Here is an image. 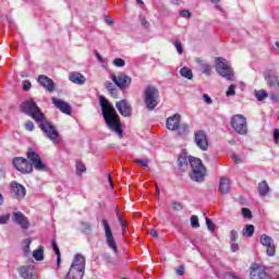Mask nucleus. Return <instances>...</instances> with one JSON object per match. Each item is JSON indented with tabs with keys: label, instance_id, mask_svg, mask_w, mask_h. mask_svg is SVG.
<instances>
[{
	"label": "nucleus",
	"instance_id": "bf43d9fd",
	"mask_svg": "<svg viewBox=\"0 0 279 279\" xmlns=\"http://www.w3.org/2000/svg\"><path fill=\"white\" fill-rule=\"evenodd\" d=\"M231 252H239V243L231 242Z\"/></svg>",
	"mask_w": 279,
	"mask_h": 279
},
{
	"label": "nucleus",
	"instance_id": "72a5a7b5",
	"mask_svg": "<svg viewBox=\"0 0 279 279\" xmlns=\"http://www.w3.org/2000/svg\"><path fill=\"white\" fill-rule=\"evenodd\" d=\"M81 226L83 228L82 229L83 234H90V231L93 230V227L89 225V222L82 221Z\"/></svg>",
	"mask_w": 279,
	"mask_h": 279
},
{
	"label": "nucleus",
	"instance_id": "a211bd4d",
	"mask_svg": "<svg viewBox=\"0 0 279 279\" xmlns=\"http://www.w3.org/2000/svg\"><path fill=\"white\" fill-rule=\"evenodd\" d=\"M116 108L122 117H132V105H130L128 99H122L118 101L116 104Z\"/></svg>",
	"mask_w": 279,
	"mask_h": 279
},
{
	"label": "nucleus",
	"instance_id": "4c0bfd02",
	"mask_svg": "<svg viewBox=\"0 0 279 279\" xmlns=\"http://www.w3.org/2000/svg\"><path fill=\"white\" fill-rule=\"evenodd\" d=\"M235 89H236V85H230L227 90V94H226L227 97H232V96L236 95Z\"/></svg>",
	"mask_w": 279,
	"mask_h": 279
},
{
	"label": "nucleus",
	"instance_id": "0eeeda50",
	"mask_svg": "<svg viewBox=\"0 0 279 279\" xmlns=\"http://www.w3.org/2000/svg\"><path fill=\"white\" fill-rule=\"evenodd\" d=\"M158 97H160L158 88H156L155 86L146 87L144 92V101L148 110H154L156 106H158Z\"/></svg>",
	"mask_w": 279,
	"mask_h": 279
},
{
	"label": "nucleus",
	"instance_id": "c03bdc74",
	"mask_svg": "<svg viewBox=\"0 0 279 279\" xmlns=\"http://www.w3.org/2000/svg\"><path fill=\"white\" fill-rule=\"evenodd\" d=\"M113 64H114V66L121 68V66H123V65L125 64V60H123V59H121V58H116V59L113 60Z\"/></svg>",
	"mask_w": 279,
	"mask_h": 279
},
{
	"label": "nucleus",
	"instance_id": "603ef678",
	"mask_svg": "<svg viewBox=\"0 0 279 279\" xmlns=\"http://www.w3.org/2000/svg\"><path fill=\"white\" fill-rule=\"evenodd\" d=\"M269 98L271 99V101H274V104L279 102V94H270Z\"/></svg>",
	"mask_w": 279,
	"mask_h": 279
},
{
	"label": "nucleus",
	"instance_id": "2eb2a0df",
	"mask_svg": "<svg viewBox=\"0 0 279 279\" xmlns=\"http://www.w3.org/2000/svg\"><path fill=\"white\" fill-rule=\"evenodd\" d=\"M251 279H269L265 266L253 264L251 266Z\"/></svg>",
	"mask_w": 279,
	"mask_h": 279
},
{
	"label": "nucleus",
	"instance_id": "c85d7f7f",
	"mask_svg": "<svg viewBox=\"0 0 279 279\" xmlns=\"http://www.w3.org/2000/svg\"><path fill=\"white\" fill-rule=\"evenodd\" d=\"M178 130V136L184 137L189 135L190 126L189 124H179Z\"/></svg>",
	"mask_w": 279,
	"mask_h": 279
},
{
	"label": "nucleus",
	"instance_id": "c9c22d12",
	"mask_svg": "<svg viewBox=\"0 0 279 279\" xmlns=\"http://www.w3.org/2000/svg\"><path fill=\"white\" fill-rule=\"evenodd\" d=\"M174 47H175V49H177V51L180 56H182V53H184V48H182V41L181 40H175L174 41Z\"/></svg>",
	"mask_w": 279,
	"mask_h": 279
},
{
	"label": "nucleus",
	"instance_id": "8fccbe9b",
	"mask_svg": "<svg viewBox=\"0 0 279 279\" xmlns=\"http://www.w3.org/2000/svg\"><path fill=\"white\" fill-rule=\"evenodd\" d=\"M180 16H182V19H189V17H191V13L189 10H182L180 12Z\"/></svg>",
	"mask_w": 279,
	"mask_h": 279
},
{
	"label": "nucleus",
	"instance_id": "9d476101",
	"mask_svg": "<svg viewBox=\"0 0 279 279\" xmlns=\"http://www.w3.org/2000/svg\"><path fill=\"white\" fill-rule=\"evenodd\" d=\"M26 156L28 160H31L32 167H34L37 171H47V166L40 159V155L34 150V148H28Z\"/></svg>",
	"mask_w": 279,
	"mask_h": 279
},
{
	"label": "nucleus",
	"instance_id": "de8ad7c7",
	"mask_svg": "<svg viewBox=\"0 0 279 279\" xmlns=\"http://www.w3.org/2000/svg\"><path fill=\"white\" fill-rule=\"evenodd\" d=\"M24 252H29V245H32V240L25 239L24 240Z\"/></svg>",
	"mask_w": 279,
	"mask_h": 279
},
{
	"label": "nucleus",
	"instance_id": "20e7f679",
	"mask_svg": "<svg viewBox=\"0 0 279 279\" xmlns=\"http://www.w3.org/2000/svg\"><path fill=\"white\" fill-rule=\"evenodd\" d=\"M21 112L32 117L34 121H43L45 119V113L40 110V107L34 101V99L29 98L21 104L20 106Z\"/></svg>",
	"mask_w": 279,
	"mask_h": 279
},
{
	"label": "nucleus",
	"instance_id": "f8f14e48",
	"mask_svg": "<svg viewBox=\"0 0 279 279\" xmlns=\"http://www.w3.org/2000/svg\"><path fill=\"white\" fill-rule=\"evenodd\" d=\"M111 80L118 86V88H128L130 84H132V77L128 76V74L120 73L118 75L111 74Z\"/></svg>",
	"mask_w": 279,
	"mask_h": 279
},
{
	"label": "nucleus",
	"instance_id": "423d86ee",
	"mask_svg": "<svg viewBox=\"0 0 279 279\" xmlns=\"http://www.w3.org/2000/svg\"><path fill=\"white\" fill-rule=\"evenodd\" d=\"M36 123H39V128L47 138L52 141V143H58V140L60 138V133H58L56 126H53V124L49 122V120H47V117L44 116V119L37 121Z\"/></svg>",
	"mask_w": 279,
	"mask_h": 279
},
{
	"label": "nucleus",
	"instance_id": "7ed1b4c3",
	"mask_svg": "<svg viewBox=\"0 0 279 279\" xmlns=\"http://www.w3.org/2000/svg\"><path fill=\"white\" fill-rule=\"evenodd\" d=\"M86 269V258L82 254L75 255L65 279H82Z\"/></svg>",
	"mask_w": 279,
	"mask_h": 279
},
{
	"label": "nucleus",
	"instance_id": "6e6d98bb",
	"mask_svg": "<svg viewBox=\"0 0 279 279\" xmlns=\"http://www.w3.org/2000/svg\"><path fill=\"white\" fill-rule=\"evenodd\" d=\"M29 88H32V82L24 81V83H23V90H29Z\"/></svg>",
	"mask_w": 279,
	"mask_h": 279
},
{
	"label": "nucleus",
	"instance_id": "e433bc0d",
	"mask_svg": "<svg viewBox=\"0 0 279 279\" xmlns=\"http://www.w3.org/2000/svg\"><path fill=\"white\" fill-rule=\"evenodd\" d=\"M191 226L192 228H199V218L197 216L191 217Z\"/></svg>",
	"mask_w": 279,
	"mask_h": 279
},
{
	"label": "nucleus",
	"instance_id": "864d4df0",
	"mask_svg": "<svg viewBox=\"0 0 279 279\" xmlns=\"http://www.w3.org/2000/svg\"><path fill=\"white\" fill-rule=\"evenodd\" d=\"M172 208L173 210H182V204L181 203H178V202H173L172 203Z\"/></svg>",
	"mask_w": 279,
	"mask_h": 279
},
{
	"label": "nucleus",
	"instance_id": "dca6fc26",
	"mask_svg": "<svg viewBox=\"0 0 279 279\" xmlns=\"http://www.w3.org/2000/svg\"><path fill=\"white\" fill-rule=\"evenodd\" d=\"M12 221L22 228V230L29 229V219L21 211H14L12 214Z\"/></svg>",
	"mask_w": 279,
	"mask_h": 279
},
{
	"label": "nucleus",
	"instance_id": "58836bf2",
	"mask_svg": "<svg viewBox=\"0 0 279 279\" xmlns=\"http://www.w3.org/2000/svg\"><path fill=\"white\" fill-rule=\"evenodd\" d=\"M117 217H118V221L122 228V234H125V221L121 217V214H117Z\"/></svg>",
	"mask_w": 279,
	"mask_h": 279
},
{
	"label": "nucleus",
	"instance_id": "49530a36",
	"mask_svg": "<svg viewBox=\"0 0 279 279\" xmlns=\"http://www.w3.org/2000/svg\"><path fill=\"white\" fill-rule=\"evenodd\" d=\"M242 215L243 217H245L246 219H252V210L247 209V208H242Z\"/></svg>",
	"mask_w": 279,
	"mask_h": 279
},
{
	"label": "nucleus",
	"instance_id": "cd10ccee",
	"mask_svg": "<svg viewBox=\"0 0 279 279\" xmlns=\"http://www.w3.org/2000/svg\"><path fill=\"white\" fill-rule=\"evenodd\" d=\"M196 62L203 69V73L205 75H210V65L208 63H206V61L198 58V59H196Z\"/></svg>",
	"mask_w": 279,
	"mask_h": 279
},
{
	"label": "nucleus",
	"instance_id": "338daca9",
	"mask_svg": "<svg viewBox=\"0 0 279 279\" xmlns=\"http://www.w3.org/2000/svg\"><path fill=\"white\" fill-rule=\"evenodd\" d=\"M108 180H109L111 189H114V184L112 183V177L108 175Z\"/></svg>",
	"mask_w": 279,
	"mask_h": 279
},
{
	"label": "nucleus",
	"instance_id": "9b49d317",
	"mask_svg": "<svg viewBox=\"0 0 279 279\" xmlns=\"http://www.w3.org/2000/svg\"><path fill=\"white\" fill-rule=\"evenodd\" d=\"M13 166L20 173H32V171H34L32 162L23 157H15L13 159Z\"/></svg>",
	"mask_w": 279,
	"mask_h": 279
},
{
	"label": "nucleus",
	"instance_id": "39448f33",
	"mask_svg": "<svg viewBox=\"0 0 279 279\" xmlns=\"http://www.w3.org/2000/svg\"><path fill=\"white\" fill-rule=\"evenodd\" d=\"M216 71L228 82H234V71L231 70L230 64H228V60L225 58H216Z\"/></svg>",
	"mask_w": 279,
	"mask_h": 279
},
{
	"label": "nucleus",
	"instance_id": "ea45409f",
	"mask_svg": "<svg viewBox=\"0 0 279 279\" xmlns=\"http://www.w3.org/2000/svg\"><path fill=\"white\" fill-rule=\"evenodd\" d=\"M10 221V214L0 216V225L5 226Z\"/></svg>",
	"mask_w": 279,
	"mask_h": 279
},
{
	"label": "nucleus",
	"instance_id": "3c124183",
	"mask_svg": "<svg viewBox=\"0 0 279 279\" xmlns=\"http://www.w3.org/2000/svg\"><path fill=\"white\" fill-rule=\"evenodd\" d=\"M105 87L107 88L108 92L113 90L114 88H117V86L114 84H112L111 82H106Z\"/></svg>",
	"mask_w": 279,
	"mask_h": 279
},
{
	"label": "nucleus",
	"instance_id": "473e14b6",
	"mask_svg": "<svg viewBox=\"0 0 279 279\" xmlns=\"http://www.w3.org/2000/svg\"><path fill=\"white\" fill-rule=\"evenodd\" d=\"M255 97L258 101H263L264 99H267L269 97V94L267 90L260 89L255 92Z\"/></svg>",
	"mask_w": 279,
	"mask_h": 279
},
{
	"label": "nucleus",
	"instance_id": "7c9ffc66",
	"mask_svg": "<svg viewBox=\"0 0 279 279\" xmlns=\"http://www.w3.org/2000/svg\"><path fill=\"white\" fill-rule=\"evenodd\" d=\"M180 75L185 77V80H193V71L186 66L180 70Z\"/></svg>",
	"mask_w": 279,
	"mask_h": 279
},
{
	"label": "nucleus",
	"instance_id": "ddd939ff",
	"mask_svg": "<svg viewBox=\"0 0 279 279\" xmlns=\"http://www.w3.org/2000/svg\"><path fill=\"white\" fill-rule=\"evenodd\" d=\"M259 243L267 247L266 253L267 256H274L276 254V243H274V239L267 234H262L259 239Z\"/></svg>",
	"mask_w": 279,
	"mask_h": 279
},
{
	"label": "nucleus",
	"instance_id": "4be33fe9",
	"mask_svg": "<svg viewBox=\"0 0 279 279\" xmlns=\"http://www.w3.org/2000/svg\"><path fill=\"white\" fill-rule=\"evenodd\" d=\"M52 104L58 108V110L63 112V114H71L72 112L71 105H69L68 102L61 99H58L56 97H52Z\"/></svg>",
	"mask_w": 279,
	"mask_h": 279
},
{
	"label": "nucleus",
	"instance_id": "aec40b11",
	"mask_svg": "<svg viewBox=\"0 0 279 279\" xmlns=\"http://www.w3.org/2000/svg\"><path fill=\"white\" fill-rule=\"evenodd\" d=\"M38 82L40 86H43L44 88H46V90H48V93H53V90H56V83L53 82V80L49 78L47 75H39Z\"/></svg>",
	"mask_w": 279,
	"mask_h": 279
},
{
	"label": "nucleus",
	"instance_id": "6e6552de",
	"mask_svg": "<svg viewBox=\"0 0 279 279\" xmlns=\"http://www.w3.org/2000/svg\"><path fill=\"white\" fill-rule=\"evenodd\" d=\"M231 128L236 134L245 136L247 134V120L243 114H235L231 118Z\"/></svg>",
	"mask_w": 279,
	"mask_h": 279
},
{
	"label": "nucleus",
	"instance_id": "052dcab7",
	"mask_svg": "<svg viewBox=\"0 0 279 279\" xmlns=\"http://www.w3.org/2000/svg\"><path fill=\"white\" fill-rule=\"evenodd\" d=\"M110 95L113 96L114 98L119 97V90L116 88L109 90Z\"/></svg>",
	"mask_w": 279,
	"mask_h": 279
},
{
	"label": "nucleus",
	"instance_id": "680f3d73",
	"mask_svg": "<svg viewBox=\"0 0 279 279\" xmlns=\"http://www.w3.org/2000/svg\"><path fill=\"white\" fill-rule=\"evenodd\" d=\"M177 274L178 276H184V266H179V268L177 269Z\"/></svg>",
	"mask_w": 279,
	"mask_h": 279
},
{
	"label": "nucleus",
	"instance_id": "4d7b16f0",
	"mask_svg": "<svg viewBox=\"0 0 279 279\" xmlns=\"http://www.w3.org/2000/svg\"><path fill=\"white\" fill-rule=\"evenodd\" d=\"M203 99H204L205 104H208V105L213 104V98H210V96H208V94H204Z\"/></svg>",
	"mask_w": 279,
	"mask_h": 279
},
{
	"label": "nucleus",
	"instance_id": "e2e57ef3",
	"mask_svg": "<svg viewBox=\"0 0 279 279\" xmlns=\"http://www.w3.org/2000/svg\"><path fill=\"white\" fill-rule=\"evenodd\" d=\"M141 23L144 27H149V22H147V20L145 17L141 19Z\"/></svg>",
	"mask_w": 279,
	"mask_h": 279
},
{
	"label": "nucleus",
	"instance_id": "37998d69",
	"mask_svg": "<svg viewBox=\"0 0 279 279\" xmlns=\"http://www.w3.org/2000/svg\"><path fill=\"white\" fill-rule=\"evenodd\" d=\"M35 128L36 126L34 125V122H32V120H28L25 123V130H27L28 132H34Z\"/></svg>",
	"mask_w": 279,
	"mask_h": 279
},
{
	"label": "nucleus",
	"instance_id": "b1692460",
	"mask_svg": "<svg viewBox=\"0 0 279 279\" xmlns=\"http://www.w3.org/2000/svg\"><path fill=\"white\" fill-rule=\"evenodd\" d=\"M264 77L267 82L268 86H276L278 84V74L274 71H268L267 73L264 74Z\"/></svg>",
	"mask_w": 279,
	"mask_h": 279
},
{
	"label": "nucleus",
	"instance_id": "4468645a",
	"mask_svg": "<svg viewBox=\"0 0 279 279\" xmlns=\"http://www.w3.org/2000/svg\"><path fill=\"white\" fill-rule=\"evenodd\" d=\"M194 143L202 149V151L208 150V135L204 131H197L194 135Z\"/></svg>",
	"mask_w": 279,
	"mask_h": 279
},
{
	"label": "nucleus",
	"instance_id": "f704fd0d",
	"mask_svg": "<svg viewBox=\"0 0 279 279\" xmlns=\"http://www.w3.org/2000/svg\"><path fill=\"white\" fill-rule=\"evenodd\" d=\"M86 171V165L82 162L81 160L76 161V173H85Z\"/></svg>",
	"mask_w": 279,
	"mask_h": 279
},
{
	"label": "nucleus",
	"instance_id": "412c9836",
	"mask_svg": "<svg viewBox=\"0 0 279 279\" xmlns=\"http://www.w3.org/2000/svg\"><path fill=\"white\" fill-rule=\"evenodd\" d=\"M19 271L20 276L24 279H38V275L34 272V266H22Z\"/></svg>",
	"mask_w": 279,
	"mask_h": 279
},
{
	"label": "nucleus",
	"instance_id": "1a4fd4ad",
	"mask_svg": "<svg viewBox=\"0 0 279 279\" xmlns=\"http://www.w3.org/2000/svg\"><path fill=\"white\" fill-rule=\"evenodd\" d=\"M102 228L105 230V236L107 241L108 247L117 254L119 252V248L117 247V241H114V235L112 234V228L110 227V223L106 220H101Z\"/></svg>",
	"mask_w": 279,
	"mask_h": 279
},
{
	"label": "nucleus",
	"instance_id": "774afa93",
	"mask_svg": "<svg viewBox=\"0 0 279 279\" xmlns=\"http://www.w3.org/2000/svg\"><path fill=\"white\" fill-rule=\"evenodd\" d=\"M3 202H4L3 194H1L0 192V206H3Z\"/></svg>",
	"mask_w": 279,
	"mask_h": 279
},
{
	"label": "nucleus",
	"instance_id": "09e8293b",
	"mask_svg": "<svg viewBox=\"0 0 279 279\" xmlns=\"http://www.w3.org/2000/svg\"><path fill=\"white\" fill-rule=\"evenodd\" d=\"M232 160H233V162H235V165H241V162H243L241 157L239 155H235V154L232 155Z\"/></svg>",
	"mask_w": 279,
	"mask_h": 279
},
{
	"label": "nucleus",
	"instance_id": "5fc2aeb1",
	"mask_svg": "<svg viewBox=\"0 0 279 279\" xmlns=\"http://www.w3.org/2000/svg\"><path fill=\"white\" fill-rule=\"evenodd\" d=\"M274 141H275L276 145H278V143H279V130L278 129H275V131H274Z\"/></svg>",
	"mask_w": 279,
	"mask_h": 279
},
{
	"label": "nucleus",
	"instance_id": "13d9d810",
	"mask_svg": "<svg viewBox=\"0 0 279 279\" xmlns=\"http://www.w3.org/2000/svg\"><path fill=\"white\" fill-rule=\"evenodd\" d=\"M94 54L96 56L98 62H100L101 64H104V58L101 57V54L99 53V51L94 50Z\"/></svg>",
	"mask_w": 279,
	"mask_h": 279
},
{
	"label": "nucleus",
	"instance_id": "f257e3e1",
	"mask_svg": "<svg viewBox=\"0 0 279 279\" xmlns=\"http://www.w3.org/2000/svg\"><path fill=\"white\" fill-rule=\"evenodd\" d=\"M99 101L102 117L107 128H109L111 132L117 133L120 138H123V129H121V118L119 117V113H117V109H114V106H112V104H110V101H108L104 96L99 97Z\"/></svg>",
	"mask_w": 279,
	"mask_h": 279
},
{
	"label": "nucleus",
	"instance_id": "79ce46f5",
	"mask_svg": "<svg viewBox=\"0 0 279 279\" xmlns=\"http://www.w3.org/2000/svg\"><path fill=\"white\" fill-rule=\"evenodd\" d=\"M239 239V232H236V230H231L230 231V241L232 242H236V240Z\"/></svg>",
	"mask_w": 279,
	"mask_h": 279
},
{
	"label": "nucleus",
	"instance_id": "a19ab883",
	"mask_svg": "<svg viewBox=\"0 0 279 279\" xmlns=\"http://www.w3.org/2000/svg\"><path fill=\"white\" fill-rule=\"evenodd\" d=\"M206 226L210 232H215V222L209 218H206Z\"/></svg>",
	"mask_w": 279,
	"mask_h": 279
},
{
	"label": "nucleus",
	"instance_id": "a878e982",
	"mask_svg": "<svg viewBox=\"0 0 279 279\" xmlns=\"http://www.w3.org/2000/svg\"><path fill=\"white\" fill-rule=\"evenodd\" d=\"M257 191L260 197H266V195H268L270 191L267 181H262L260 183H258Z\"/></svg>",
	"mask_w": 279,
	"mask_h": 279
},
{
	"label": "nucleus",
	"instance_id": "bb28decb",
	"mask_svg": "<svg viewBox=\"0 0 279 279\" xmlns=\"http://www.w3.org/2000/svg\"><path fill=\"white\" fill-rule=\"evenodd\" d=\"M33 258L35 260H45V248L39 246L37 250L33 252Z\"/></svg>",
	"mask_w": 279,
	"mask_h": 279
},
{
	"label": "nucleus",
	"instance_id": "393cba45",
	"mask_svg": "<svg viewBox=\"0 0 279 279\" xmlns=\"http://www.w3.org/2000/svg\"><path fill=\"white\" fill-rule=\"evenodd\" d=\"M219 191L221 195H228L230 193V179L227 177L220 179Z\"/></svg>",
	"mask_w": 279,
	"mask_h": 279
},
{
	"label": "nucleus",
	"instance_id": "f03ea898",
	"mask_svg": "<svg viewBox=\"0 0 279 279\" xmlns=\"http://www.w3.org/2000/svg\"><path fill=\"white\" fill-rule=\"evenodd\" d=\"M179 167L180 169H183V171L191 165L192 172L190 173L191 180L194 182H203L204 177L206 175V167H204V163L199 158L190 156L186 157L184 154L180 155L178 158Z\"/></svg>",
	"mask_w": 279,
	"mask_h": 279
},
{
	"label": "nucleus",
	"instance_id": "f3484780",
	"mask_svg": "<svg viewBox=\"0 0 279 279\" xmlns=\"http://www.w3.org/2000/svg\"><path fill=\"white\" fill-rule=\"evenodd\" d=\"M11 193L15 199H23L27 191L21 183L13 181L11 182Z\"/></svg>",
	"mask_w": 279,
	"mask_h": 279
},
{
	"label": "nucleus",
	"instance_id": "a18cd8bd",
	"mask_svg": "<svg viewBox=\"0 0 279 279\" xmlns=\"http://www.w3.org/2000/svg\"><path fill=\"white\" fill-rule=\"evenodd\" d=\"M135 162H137V165H142V167H145L146 169H149V160L147 159H136Z\"/></svg>",
	"mask_w": 279,
	"mask_h": 279
},
{
	"label": "nucleus",
	"instance_id": "69168bd1",
	"mask_svg": "<svg viewBox=\"0 0 279 279\" xmlns=\"http://www.w3.org/2000/svg\"><path fill=\"white\" fill-rule=\"evenodd\" d=\"M105 21H106L107 25H114V22L110 17H106Z\"/></svg>",
	"mask_w": 279,
	"mask_h": 279
},
{
	"label": "nucleus",
	"instance_id": "0e129e2a",
	"mask_svg": "<svg viewBox=\"0 0 279 279\" xmlns=\"http://www.w3.org/2000/svg\"><path fill=\"white\" fill-rule=\"evenodd\" d=\"M149 234L153 235L154 239H158V231H156V229H151Z\"/></svg>",
	"mask_w": 279,
	"mask_h": 279
},
{
	"label": "nucleus",
	"instance_id": "c756f323",
	"mask_svg": "<svg viewBox=\"0 0 279 279\" xmlns=\"http://www.w3.org/2000/svg\"><path fill=\"white\" fill-rule=\"evenodd\" d=\"M243 236H247V239H252L254 236V226L246 225L242 231Z\"/></svg>",
	"mask_w": 279,
	"mask_h": 279
},
{
	"label": "nucleus",
	"instance_id": "6ab92c4d",
	"mask_svg": "<svg viewBox=\"0 0 279 279\" xmlns=\"http://www.w3.org/2000/svg\"><path fill=\"white\" fill-rule=\"evenodd\" d=\"M180 121H182V116H180V113H175L167 119L166 126L171 132H175V130L180 128Z\"/></svg>",
	"mask_w": 279,
	"mask_h": 279
},
{
	"label": "nucleus",
	"instance_id": "5701e85b",
	"mask_svg": "<svg viewBox=\"0 0 279 279\" xmlns=\"http://www.w3.org/2000/svg\"><path fill=\"white\" fill-rule=\"evenodd\" d=\"M69 80L70 82H72L73 84H77L78 86L86 84V76L80 72H72L69 76Z\"/></svg>",
	"mask_w": 279,
	"mask_h": 279
},
{
	"label": "nucleus",
	"instance_id": "2f4dec72",
	"mask_svg": "<svg viewBox=\"0 0 279 279\" xmlns=\"http://www.w3.org/2000/svg\"><path fill=\"white\" fill-rule=\"evenodd\" d=\"M52 250L54 254L57 255V265L60 267V263H62L60 248L58 247V244L56 243V240H52Z\"/></svg>",
	"mask_w": 279,
	"mask_h": 279
}]
</instances>
